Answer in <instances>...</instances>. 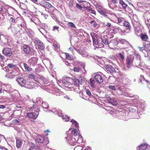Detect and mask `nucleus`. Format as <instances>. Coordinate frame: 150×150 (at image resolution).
Wrapping results in <instances>:
<instances>
[{
  "label": "nucleus",
  "mask_w": 150,
  "mask_h": 150,
  "mask_svg": "<svg viewBox=\"0 0 150 150\" xmlns=\"http://www.w3.org/2000/svg\"><path fill=\"white\" fill-rule=\"evenodd\" d=\"M62 118L63 120H64L65 121L67 122L69 120V117L68 116L66 115H63Z\"/></svg>",
  "instance_id": "45"
},
{
  "label": "nucleus",
  "mask_w": 150,
  "mask_h": 150,
  "mask_svg": "<svg viewBox=\"0 0 150 150\" xmlns=\"http://www.w3.org/2000/svg\"><path fill=\"white\" fill-rule=\"evenodd\" d=\"M65 63L66 65H67V66H70V64L67 61H65Z\"/></svg>",
  "instance_id": "64"
},
{
  "label": "nucleus",
  "mask_w": 150,
  "mask_h": 150,
  "mask_svg": "<svg viewBox=\"0 0 150 150\" xmlns=\"http://www.w3.org/2000/svg\"><path fill=\"white\" fill-rule=\"evenodd\" d=\"M108 103L112 105V100L111 99H110L108 100Z\"/></svg>",
  "instance_id": "59"
},
{
  "label": "nucleus",
  "mask_w": 150,
  "mask_h": 150,
  "mask_svg": "<svg viewBox=\"0 0 150 150\" xmlns=\"http://www.w3.org/2000/svg\"><path fill=\"white\" fill-rule=\"evenodd\" d=\"M1 42L4 45H9L11 40L10 37L8 35H0Z\"/></svg>",
  "instance_id": "5"
},
{
  "label": "nucleus",
  "mask_w": 150,
  "mask_h": 150,
  "mask_svg": "<svg viewBox=\"0 0 150 150\" xmlns=\"http://www.w3.org/2000/svg\"><path fill=\"white\" fill-rule=\"evenodd\" d=\"M9 21L11 24L14 25L16 23H17L16 19V20L15 19L12 15H10V18L9 19Z\"/></svg>",
  "instance_id": "28"
},
{
  "label": "nucleus",
  "mask_w": 150,
  "mask_h": 150,
  "mask_svg": "<svg viewBox=\"0 0 150 150\" xmlns=\"http://www.w3.org/2000/svg\"><path fill=\"white\" fill-rule=\"evenodd\" d=\"M67 25L69 27H71V28L76 29V27L74 23L71 22H68L67 23Z\"/></svg>",
  "instance_id": "36"
},
{
  "label": "nucleus",
  "mask_w": 150,
  "mask_h": 150,
  "mask_svg": "<svg viewBox=\"0 0 150 150\" xmlns=\"http://www.w3.org/2000/svg\"><path fill=\"white\" fill-rule=\"evenodd\" d=\"M86 94L91 98H93L94 97L92 94L91 92L89 89H86Z\"/></svg>",
  "instance_id": "31"
},
{
  "label": "nucleus",
  "mask_w": 150,
  "mask_h": 150,
  "mask_svg": "<svg viewBox=\"0 0 150 150\" xmlns=\"http://www.w3.org/2000/svg\"><path fill=\"white\" fill-rule=\"evenodd\" d=\"M106 110L108 112V113L112 115V107H107L106 109Z\"/></svg>",
  "instance_id": "40"
},
{
  "label": "nucleus",
  "mask_w": 150,
  "mask_h": 150,
  "mask_svg": "<svg viewBox=\"0 0 150 150\" xmlns=\"http://www.w3.org/2000/svg\"><path fill=\"white\" fill-rule=\"evenodd\" d=\"M46 111L47 112H52L55 114H57L58 111H57L55 108H53L51 110H48L47 111Z\"/></svg>",
  "instance_id": "44"
},
{
  "label": "nucleus",
  "mask_w": 150,
  "mask_h": 150,
  "mask_svg": "<svg viewBox=\"0 0 150 150\" xmlns=\"http://www.w3.org/2000/svg\"><path fill=\"white\" fill-rule=\"evenodd\" d=\"M71 122L72 123V126H75L76 128L78 129L79 128V124L75 120L73 119L72 120H71Z\"/></svg>",
  "instance_id": "33"
},
{
  "label": "nucleus",
  "mask_w": 150,
  "mask_h": 150,
  "mask_svg": "<svg viewBox=\"0 0 150 150\" xmlns=\"http://www.w3.org/2000/svg\"><path fill=\"white\" fill-rule=\"evenodd\" d=\"M76 6L77 8H79L81 9L83 8V7L81 6L79 4H77L76 5Z\"/></svg>",
  "instance_id": "56"
},
{
  "label": "nucleus",
  "mask_w": 150,
  "mask_h": 150,
  "mask_svg": "<svg viewBox=\"0 0 150 150\" xmlns=\"http://www.w3.org/2000/svg\"><path fill=\"white\" fill-rule=\"evenodd\" d=\"M20 120L18 119H15L13 120V122L16 125H18L20 123Z\"/></svg>",
  "instance_id": "46"
},
{
  "label": "nucleus",
  "mask_w": 150,
  "mask_h": 150,
  "mask_svg": "<svg viewBox=\"0 0 150 150\" xmlns=\"http://www.w3.org/2000/svg\"><path fill=\"white\" fill-rule=\"evenodd\" d=\"M114 45H117L119 43V42L118 41L115 40H114Z\"/></svg>",
  "instance_id": "60"
},
{
  "label": "nucleus",
  "mask_w": 150,
  "mask_h": 150,
  "mask_svg": "<svg viewBox=\"0 0 150 150\" xmlns=\"http://www.w3.org/2000/svg\"><path fill=\"white\" fill-rule=\"evenodd\" d=\"M85 80L84 78L82 76H80L79 77L78 79H75L73 80L74 85L75 86V87L74 88L75 92L77 93L80 92L79 83L81 84H83Z\"/></svg>",
  "instance_id": "3"
},
{
  "label": "nucleus",
  "mask_w": 150,
  "mask_h": 150,
  "mask_svg": "<svg viewBox=\"0 0 150 150\" xmlns=\"http://www.w3.org/2000/svg\"><path fill=\"white\" fill-rule=\"evenodd\" d=\"M38 5L41 6L45 8L49 9L50 8H54V7L49 2L45 1H43L38 4Z\"/></svg>",
  "instance_id": "9"
},
{
  "label": "nucleus",
  "mask_w": 150,
  "mask_h": 150,
  "mask_svg": "<svg viewBox=\"0 0 150 150\" xmlns=\"http://www.w3.org/2000/svg\"><path fill=\"white\" fill-rule=\"evenodd\" d=\"M7 11V9L5 7L3 6L1 7L0 12L2 14L3 16H4L6 14Z\"/></svg>",
  "instance_id": "29"
},
{
  "label": "nucleus",
  "mask_w": 150,
  "mask_h": 150,
  "mask_svg": "<svg viewBox=\"0 0 150 150\" xmlns=\"http://www.w3.org/2000/svg\"><path fill=\"white\" fill-rule=\"evenodd\" d=\"M101 7L100 6H99L97 8L98 12L103 16H105V17L107 18L108 17V15L106 14V13L105 12L101 10L100 8Z\"/></svg>",
  "instance_id": "21"
},
{
  "label": "nucleus",
  "mask_w": 150,
  "mask_h": 150,
  "mask_svg": "<svg viewBox=\"0 0 150 150\" xmlns=\"http://www.w3.org/2000/svg\"><path fill=\"white\" fill-rule=\"evenodd\" d=\"M74 71L75 72H79L81 71V69L79 67H75L74 69Z\"/></svg>",
  "instance_id": "50"
},
{
  "label": "nucleus",
  "mask_w": 150,
  "mask_h": 150,
  "mask_svg": "<svg viewBox=\"0 0 150 150\" xmlns=\"http://www.w3.org/2000/svg\"><path fill=\"white\" fill-rule=\"evenodd\" d=\"M3 53L6 56H10L12 54V52L11 49L8 47H6L3 49Z\"/></svg>",
  "instance_id": "14"
},
{
  "label": "nucleus",
  "mask_w": 150,
  "mask_h": 150,
  "mask_svg": "<svg viewBox=\"0 0 150 150\" xmlns=\"http://www.w3.org/2000/svg\"><path fill=\"white\" fill-rule=\"evenodd\" d=\"M20 98H20L19 99H18V100H20L22 102L28 99L29 98V97L27 96H25V97H24L23 98V97H20Z\"/></svg>",
  "instance_id": "41"
},
{
  "label": "nucleus",
  "mask_w": 150,
  "mask_h": 150,
  "mask_svg": "<svg viewBox=\"0 0 150 150\" xmlns=\"http://www.w3.org/2000/svg\"><path fill=\"white\" fill-rule=\"evenodd\" d=\"M22 106L19 105H18L16 106V108H15V109H16V110H21L19 109H22Z\"/></svg>",
  "instance_id": "52"
},
{
  "label": "nucleus",
  "mask_w": 150,
  "mask_h": 150,
  "mask_svg": "<svg viewBox=\"0 0 150 150\" xmlns=\"http://www.w3.org/2000/svg\"><path fill=\"white\" fill-rule=\"evenodd\" d=\"M34 40V43L38 44L39 49L42 50H43L45 49V45L41 41L37 38H35Z\"/></svg>",
  "instance_id": "8"
},
{
  "label": "nucleus",
  "mask_w": 150,
  "mask_h": 150,
  "mask_svg": "<svg viewBox=\"0 0 150 150\" xmlns=\"http://www.w3.org/2000/svg\"><path fill=\"white\" fill-rule=\"evenodd\" d=\"M40 32L44 35H45V33H48V32L44 28H41L39 29Z\"/></svg>",
  "instance_id": "39"
},
{
  "label": "nucleus",
  "mask_w": 150,
  "mask_h": 150,
  "mask_svg": "<svg viewBox=\"0 0 150 150\" xmlns=\"http://www.w3.org/2000/svg\"><path fill=\"white\" fill-rule=\"evenodd\" d=\"M23 66L26 71H30L32 70V68L29 67L26 64L24 63Z\"/></svg>",
  "instance_id": "32"
},
{
  "label": "nucleus",
  "mask_w": 150,
  "mask_h": 150,
  "mask_svg": "<svg viewBox=\"0 0 150 150\" xmlns=\"http://www.w3.org/2000/svg\"><path fill=\"white\" fill-rule=\"evenodd\" d=\"M16 81L21 86L25 87L27 82L25 80L22 78H18L16 79Z\"/></svg>",
  "instance_id": "12"
},
{
  "label": "nucleus",
  "mask_w": 150,
  "mask_h": 150,
  "mask_svg": "<svg viewBox=\"0 0 150 150\" xmlns=\"http://www.w3.org/2000/svg\"><path fill=\"white\" fill-rule=\"evenodd\" d=\"M40 79L42 82V85L43 86H46L48 84L49 81L46 78H45L43 77L40 76Z\"/></svg>",
  "instance_id": "19"
},
{
  "label": "nucleus",
  "mask_w": 150,
  "mask_h": 150,
  "mask_svg": "<svg viewBox=\"0 0 150 150\" xmlns=\"http://www.w3.org/2000/svg\"><path fill=\"white\" fill-rule=\"evenodd\" d=\"M120 3L122 5L123 8L124 9H125L126 7L127 6V5L122 0H120Z\"/></svg>",
  "instance_id": "35"
},
{
  "label": "nucleus",
  "mask_w": 150,
  "mask_h": 150,
  "mask_svg": "<svg viewBox=\"0 0 150 150\" xmlns=\"http://www.w3.org/2000/svg\"><path fill=\"white\" fill-rule=\"evenodd\" d=\"M85 8L86 9L87 11H88L90 13L95 15L96 11L94 10V8H91L90 6L86 7H85Z\"/></svg>",
  "instance_id": "22"
},
{
  "label": "nucleus",
  "mask_w": 150,
  "mask_h": 150,
  "mask_svg": "<svg viewBox=\"0 0 150 150\" xmlns=\"http://www.w3.org/2000/svg\"><path fill=\"white\" fill-rule=\"evenodd\" d=\"M66 56L67 58L68 59H69L71 58L70 56L68 53H66Z\"/></svg>",
  "instance_id": "58"
},
{
  "label": "nucleus",
  "mask_w": 150,
  "mask_h": 150,
  "mask_svg": "<svg viewBox=\"0 0 150 150\" xmlns=\"http://www.w3.org/2000/svg\"><path fill=\"white\" fill-rule=\"evenodd\" d=\"M83 147L81 146H77L74 148V150H82Z\"/></svg>",
  "instance_id": "48"
},
{
  "label": "nucleus",
  "mask_w": 150,
  "mask_h": 150,
  "mask_svg": "<svg viewBox=\"0 0 150 150\" xmlns=\"http://www.w3.org/2000/svg\"><path fill=\"white\" fill-rule=\"evenodd\" d=\"M80 54H81L83 57H86L88 56L87 54L84 52H81Z\"/></svg>",
  "instance_id": "53"
},
{
  "label": "nucleus",
  "mask_w": 150,
  "mask_h": 150,
  "mask_svg": "<svg viewBox=\"0 0 150 150\" xmlns=\"http://www.w3.org/2000/svg\"><path fill=\"white\" fill-rule=\"evenodd\" d=\"M90 23L94 27H96L97 26V24L95 21H90Z\"/></svg>",
  "instance_id": "43"
},
{
  "label": "nucleus",
  "mask_w": 150,
  "mask_h": 150,
  "mask_svg": "<svg viewBox=\"0 0 150 150\" xmlns=\"http://www.w3.org/2000/svg\"><path fill=\"white\" fill-rule=\"evenodd\" d=\"M96 82L93 79L91 78L90 79L89 83L91 87L98 89L99 88V87L97 85Z\"/></svg>",
  "instance_id": "17"
},
{
  "label": "nucleus",
  "mask_w": 150,
  "mask_h": 150,
  "mask_svg": "<svg viewBox=\"0 0 150 150\" xmlns=\"http://www.w3.org/2000/svg\"><path fill=\"white\" fill-rule=\"evenodd\" d=\"M73 82V80L72 79L69 77H66L65 78L63 79L62 80V83L66 85H69L71 84V82Z\"/></svg>",
  "instance_id": "11"
},
{
  "label": "nucleus",
  "mask_w": 150,
  "mask_h": 150,
  "mask_svg": "<svg viewBox=\"0 0 150 150\" xmlns=\"http://www.w3.org/2000/svg\"><path fill=\"white\" fill-rule=\"evenodd\" d=\"M148 146V145L146 144H142L138 147V149H137V150H144L146 149Z\"/></svg>",
  "instance_id": "20"
},
{
  "label": "nucleus",
  "mask_w": 150,
  "mask_h": 150,
  "mask_svg": "<svg viewBox=\"0 0 150 150\" xmlns=\"http://www.w3.org/2000/svg\"><path fill=\"white\" fill-rule=\"evenodd\" d=\"M0 149H2V150H8L7 148L2 146H0Z\"/></svg>",
  "instance_id": "61"
},
{
  "label": "nucleus",
  "mask_w": 150,
  "mask_h": 150,
  "mask_svg": "<svg viewBox=\"0 0 150 150\" xmlns=\"http://www.w3.org/2000/svg\"><path fill=\"white\" fill-rule=\"evenodd\" d=\"M140 37L142 40L143 41H146L148 38V36L146 34L142 33L140 35Z\"/></svg>",
  "instance_id": "27"
},
{
  "label": "nucleus",
  "mask_w": 150,
  "mask_h": 150,
  "mask_svg": "<svg viewBox=\"0 0 150 150\" xmlns=\"http://www.w3.org/2000/svg\"><path fill=\"white\" fill-rule=\"evenodd\" d=\"M42 26L44 28H45L47 27V25L45 23H43L42 24Z\"/></svg>",
  "instance_id": "63"
},
{
  "label": "nucleus",
  "mask_w": 150,
  "mask_h": 150,
  "mask_svg": "<svg viewBox=\"0 0 150 150\" xmlns=\"http://www.w3.org/2000/svg\"><path fill=\"white\" fill-rule=\"evenodd\" d=\"M41 70L39 68H36L35 69V71L37 73L40 72V71Z\"/></svg>",
  "instance_id": "57"
},
{
  "label": "nucleus",
  "mask_w": 150,
  "mask_h": 150,
  "mask_svg": "<svg viewBox=\"0 0 150 150\" xmlns=\"http://www.w3.org/2000/svg\"><path fill=\"white\" fill-rule=\"evenodd\" d=\"M67 133V137L65 138L67 139L69 144L71 146H74L77 143H81L83 141V137L79 134H78L77 129L71 128L69 129Z\"/></svg>",
  "instance_id": "1"
},
{
  "label": "nucleus",
  "mask_w": 150,
  "mask_h": 150,
  "mask_svg": "<svg viewBox=\"0 0 150 150\" xmlns=\"http://www.w3.org/2000/svg\"><path fill=\"white\" fill-rule=\"evenodd\" d=\"M119 56L122 60H123L124 59V57L123 54H122L121 53H120L119 54Z\"/></svg>",
  "instance_id": "54"
},
{
  "label": "nucleus",
  "mask_w": 150,
  "mask_h": 150,
  "mask_svg": "<svg viewBox=\"0 0 150 150\" xmlns=\"http://www.w3.org/2000/svg\"><path fill=\"white\" fill-rule=\"evenodd\" d=\"M106 69L108 73L112 74V67L110 64L106 66Z\"/></svg>",
  "instance_id": "25"
},
{
  "label": "nucleus",
  "mask_w": 150,
  "mask_h": 150,
  "mask_svg": "<svg viewBox=\"0 0 150 150\" xmlns=\"http://www.w3.org/2000/svg\"><path fill=\"white\" fill-rule=\"evenodd\" d=\"M12 73V72H10L9 73H8L5 76L7 78L11 79L13 78L14 77L15 75L10 74L11 73Z\"/></svg>",
  "instance_id": "34"
},
{
  "label": "nucleus",
  "mask_w": 150,
  "mask_h": 150,
  "mask_svg": "<svg viewBox=\"0 0 150 150\" xmlns=\"http://www.w3.org/2000/svg\"><path fill=\"white\" fill-rule=\"evenodd\" d=\"M31 21L36 25H39L40 23L39 20L38 18H35L34 20L31 19Z\"/></svg>",
  "instance_id": "38"
},
{
  "label": "nucleus",
  "mask_w": 150,
  "mask_h": 150,
  "mask_svg": "<svg viewBox=\"0 0 150 150\" xmlns=\"http://www.w3.org/2000/svg\"><path fill=\"white\" fill-rule=\"evenodd\" d=\"M12 32L14 34H16L18 31V30L17 29L16 26H14L12 28Z\"/></svg>",
  "instance_id": "37"
},
{
  "label": "nucleus",
  "mask_w": 150,
  "mask_h": 150,
  "mask_svg": "<svg viewBox=\"0 0 150 150\" xmlns=\"http://www.w3.org/2000/svg\"><path fill=\"white\" fill-rule=\"evenodd\" d=\"M117 104V102L113 100V105H116Z\"/></svg>",
  "instance_id": "62"
},
{
  "label": "nucleus",
  "mask_w": 150,
  "mask_h": 150,
  "mask_svg": "<svg viewBox=\"0 0 150 150\" xmlns=\"http://www.w3.org/2000/svg\"><path fill=\"white\" fill-rule=\"evenodd\" d=\"M38 59L36 57H32L30 58L28 62L29 64L33 66H35L37 63Z\"/></svg>",
  "instance_id": "16"
},
{
  "label": "nucleus",
  "mask_w": 150,
  "mask_h": 150,
  "mask_svg": "<svg viewBox=\"0 0 150 150\" xmlns=\"http://www.w3.org/2000/svg\"><path fill=\"white\" fill-rule=\"evenodd\" d=\"M133 58L130 57H128L126 60L127 67H129L130 65L132 63Z\"/></svg>",
  "instance_id": "24"
},
{
  "label": "nucleus",
  "mask_w": 150,
  "mask_h": 150,
  "mask_svg": "<svg viewBox=\"0 0 150 150\" xmlns=\"http://www.w3.org/2000/svg\"><path fill=\"white\" fill-rule=\"evenodd\" d=\"M91 35L93 39V45L95 47L97 48L103 47L104 46L103 45V43H104L105 45L108 44L109 47L112 49L111 47L112 44V42L110 41L109 42L108 40L106 37H103L101 39V42L103 43L102 44L99 42L100 40L99 41L98 39L99 36L97 35V34L93 32L91 33Z\"/></svg>",
  "instance_id": "2"
},
{
  "label": "nucleus",
  "mask_w": 150,
  "mask_h": 150,
  "mask_svg": "<svg viewBox=\"0 0 150 150\" xmlns=\"http://www.w3.org/2000/svg\"><path fill=\"white\" fill-rule=\"evenodd\" d=\"M33 137L35 141L38 143H42L45 140L43 136L42 135H38L36 133L33 135Z\"/></svg>",
  "instance_id": "6"
},
{
  "label": "nucleus",
  "mask_w": 150,
  "mask_h": 150,
  "mask_svg": "<svg viewBox=\"0 0 150 150\" xmlns=\"http://www.w3.org/2000/svg\"><path fill=\"white\" fill-rule=\"evenodd\" d=\"M23 143V141L20 139H16V146L17 148H19L21 146Z\"/></svg>",
  "instance_id": "26"
},
{
  "label": "nucleus",
  "mask_w": 150,
  "mask_h": 150,
  "mask_svg": "<svg viewBox=\"0 0 150 150\" xmlns=\"http://www.w3.org/2000/svg\"><path fill=\"white\" fill-rule=\"evenodd\" d=\"M100 74H96L94 76V79L99 84H100L103 81V74L102 73H100Z\"/></svg>",
  "instance_id": "10"
},
{
  "label": "nucleus",
  "mask_w": 150,
  "mask_h": 150,
  "mask_svg": "<svg viewBox=\"0 0 150 150\" xmlns=\"http://www.w3.org/2000/svg\"><path fill=\"white\" fill-rule=\"evenodd\" d=\"M123 25L125 27L127 28L129 30L131 29V26L130 23L127 21H125L123 23Z\"/></svg>",
  "instance_id": "30"
},
{
  "label": "nucleus",
  "mask_w": 150,
  "mask_h": 150,
  "mask_svg": "<svg viewBox=\"0 0 150 150\" xmlns=\"http://www.w3.org/2000/svg\"><path fill=\"white\" fill-rule=\"evenodd\" d=\"M57 114H58V115L59 117H61V116H63L62 115V113L61 111L60 110L58 111L57 113Z\"/></svg>",
  "instance_id": "55"
},
{
  "label": "nucleus",
  "mask_w": 150,
  "mask_h": 150,
  "mask_svg": "<svg viewBox=\"0 0 150 150\" xmlns=\"http://www.w3.org/2000/svg\"><path fill=\"white\" fill-rule=\"evenodd\" d=\"M32 107L30 109V110L32 111H34V112H31L28 113L27 114V115L30 118L35 119L39 115V109L38 107L36 105Z\"/></svg>",
  "instance_id": "4"
},
{
  "label": "nucleus",
  "mask_w": 150,
  "mask_h": 150,
  "mask_svg": "<svg viewBox=\"0 0 150 150\" xmlns=\"http://www.w3.org/2000/svg\"><path fill=\"white\" fill-rule=\"evenodd\" d=\"M16 21L18 27H21V28H25L26 27V24L23 18L21 17H18L16 18Z\"/></svg>",
  "instance_id": "7"
},
{
  "label": "nucleus",
  "mask_w": 150,
  "mask_h": 150,
  "mask_svg": "<svg viewBox=\"0 0 150 150\" xmlns=\"http://www.w3.org/2000/svg\"><path fill=\"white\" fill-rule=\"evenodd\" d=\"M8 67L11 68V69H14L16 67V65L12 64H8Z\"/></svg>",
  "instance_id": "42"
},
{
  "label": "nucleus",
  "mask_w": 150,
  "mask_h": 150,
  "mask_svg": "<svg viewBox=\"0 0 150 150\" xmlns=\"http://www.w3.org/2000/svg\"><path fill=\"white\" fill-rule=\"evenodd\" d=\"M24 51L27 54H29L30 51V47L28 45H23Z\"/></svg>",
  "instance_id": "23"
},
{
  "label": "nucleus",
  "mask_w": 150,
  "mask_h": 150,
  "mask_svg": "<svg viewBox=\"0 0 150 150\" xmlns=\"http://www.w3.org/2000/svg\"><path fill=\"white\" fill-rule=\"evenodd\" d=\"M28 77L29 79H33L36 82V83L38 85V86H40L41 85V83L38 81V80L35 77V76L34 74H29L28 75Z\"/></svg>",
  "instance_id": "18"
},
{
  "label": "nucleus",
  "mask_w": 150,
  "mask_h": 150,
  "mask_svg": "<svg viewBox=\"0 0 150 150\" xmlns=\"http://www.w3.org/2000/svg\"><path fill=\"white\" fill-rule=\"evenodd\" d=\"M54 46L55 47V49L57 51L59 48V45L58 44H54Z\"/></svg>",
  "instance_id": "51"
},
{
  "label": "nucleus",
  "mask_w": 150,
  "mask_h": 150,
  "mask_svg": "<svg viewBox=\"0 0 150 150\" xmlns=\"http://www.w3.org/2000/svg\"><path fill=\"white\" fill-rule=\"evenodd\" d=\"M26 83V85L25 86V88L29 89H32L35 87L37 86H38V85L36 83L27 82Z\"/></svg>",
  "instance_id": "15"
},
{
  "label": "nucleus",
  "mask_w": 150,
  "mask_h": 150,
  "mask_svg": "<svg viewBox=\"0 0 150 150\" xmlns=\"http://www.w3.org/2000/svg\"><path fill=\"white\" fill-rule=\"evenodd\" d=\"M108 2V6L111 8H112V0H107Z\"/></svg>",
  "instance_id": "47"
},
{
  "label": "nucleus",
  "mask_w": 150,
  "mask_h": 150,
  "mask_svg": "<svg viewBox=\"0 0 150 150\" xmlns=\"http://www.w3.org/2000/svg\"><path fill=\"white\" fill-rule=\"evenodd\" d=\"M41 101L42 100H41V98H37L36 100V102L39 105H40L42 103L43 108H44L47 109V108L48 107V104L45 102H42Z\"/></svg>",
  "instance_id": "13"
},
{
  "label": "nucleus",
  "mask_w": 150,
  "mask_h": 150,
  "mask_svg": "<svg viewBox=\"0 0 150 150\" xmlns=\"http://www.w3.org/2000/svg\"><path fill=\"white\" fill-rule=\"evenodd\" d=\"M114 20H117L118 23L119 24H120L122 22V18H114Z\"/></svg>",
  "instance_id": "49"
}]
</instances>
